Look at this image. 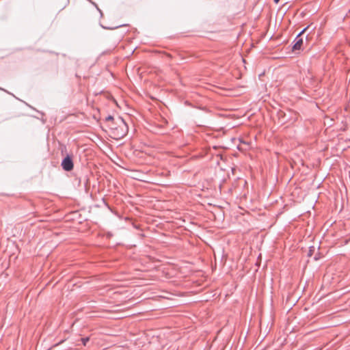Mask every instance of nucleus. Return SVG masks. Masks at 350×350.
<instances>
[{
  "label": "nucleus",
  "instance_id": "1",
  "mask_svg": "<svg viewBox=\"0 0 350 350\" xmlns=\"http://www.w3.org/2000/svg\"><path fill=\"white\" fill-rule=\"evenodd\" d=\"M111 135L114 139H118L123 138L129 131V126L124 119L118 117L114 122V125H109Z\"/></svg>",
  "mask_w": 350,
  "mask_h": 350
},
{
  "label": "nucleus",
  "instance_id": "2",
  "mask_svg": "<svg viewBox=\"0 0 350 350\" xmlns=\"http://www.w3.org/2000/svg\"><path fill=\"white\" fill-rule=\"evenodd\" d=\"M309 26L306 27L303 30H301L298 35L296 36L293 41V44L292 46V50L293 51L301 49V47L303 44V38H301V36L308 29Z\"/></svg>",
  "mask_w": 350,
  "mask_h": 350
},
{
  "label": "nucleus",
  "instance_id": "3",
  "mask_svg": "<svg viewBox=\"0 0 350 350\" xmlns=\"http://www.w3.org/2000/svg\"><path fill=\"white\" fill-rule=\"evenodd\" d=\"M61 165L64 171H71L74 167V163L72 156L70 154H67L62 161Z\"/></svg>",
  "mask_w": 350,
  "mask_h": 350
},
{
  "label": "nucleus",
  "instance_id": "4",
  "mask_svg": "<svg viewBox=\"0 0 350 350\" xmlns=\"http://www.w3.org/2000/svg\"><path fill=\"white\" fill-rule=\"evenodd\" d=\"M116 120L113 116H111V115H109L108 116H107L105 118V121L106 122H111L110 124L109 125H114V122H116Z\"/></svg>",
  "mask_w": 350,
  "mask_h": 350
},
{
  "label": "nucleus",
  "instance_id": "5",
  "mask_svg": "<svg viewBox=\"0 0 350 350\" xmlns=\"http://www.w3.org/2000/svg\"><path fill=\"white\" fill-rule=\"evenodd\" d=\"M89 340H90L89 337H84V338H81V341L84 346L87 345V343L89 342Z\"/></svg>",
  "mask_w": 350,
  "mask_h": 350
},
{
  "label": "nucleus",
  "instance_id": "6",
  "mask_svg": "<svg viewBox=\"0 0 350 350\" xmlns=\"http://www.w3.org/2000/svg\"><path fill=\"white\" fill-rule=\"evenodd\" d=\"M121 26H122L121 25H119V26H117V27H114L113 29H116V28H118L119 27H121ZM103 27L105 28V29H113V28H111V27Z\"/></svg>",
  "mask_w": 350,
  "mask_h": 350
},
{
  "label": "nucleus",
  "instance_id": "7",
  "mask_svg": "<svg viewBox=\"0 0 350 350\" xmlns=\"http://www.w3.org/2000/svg\"><path fill=\"white\" fill-rule=\"evenodd\" d=\"M273 1H274V2H275V3H278L280 1V0H273Z\"/></svg>",
  "mask_w": 350,
  "mask_h": 350
},
{
  "label": "nucleus",
  "instance_id": "8",
  "mask_svg": "<svg viewBox=\"0 0 350 350\" xmlns=\"http://www.w3.org/2000/svg\"><path fill=\"white\" fill-rule=\"evenodd\" d=\"M97 9L99 11V12H100V14H102L101 10L100 9H98V8H97Z\"/></svg>",
  "mask_w": 350,
  "mask_h": 350
},
{
  "label": "nucleus",
  "instance_id": "9",
  "mask_svg": "<svg viewBox=\"0 0 350 350\" xmlns=\"http://www.w3.org/2000/svg\"><path fill=\"white\" fill-rule=\"evenodd\" d=\"M0 90H3L2 88H0Z\"/></svg>",
  "mask_w": 350,
  "mask_h": 350
}]
</instances>
